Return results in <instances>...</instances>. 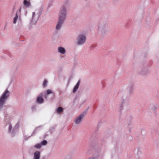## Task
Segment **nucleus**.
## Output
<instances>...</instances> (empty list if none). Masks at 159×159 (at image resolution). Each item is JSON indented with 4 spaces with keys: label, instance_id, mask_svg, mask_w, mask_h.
<instances>
[{
    "label": "nucleus",
    "instance_id": "f257e3e1",
    "mask_svg": "<svg viewBox=\"0 0 159 159\" xmlns=\"http://www.w3.org/2000/svg\"><path fill=\"white\" fill-rule=\"evenodd\" d=\"M67 10L64 6L61 7L58 13V17L56 29L57 31L59 30L61 28L66 18Z\"/></svg>",
    "mask_w": 159,
    "mask_h": 159
},
{
    "label": "nucleus",
    "instance_id": "4468645a",
    "mask_svg": "<svg viewBox=\"0 0 159 159\" xmlns=\"http://www.w3.org/2000/svg\"><path fill=\"white\" fill-rule=\"evenodd\" d=\"M42 126V125H40V126H38V127H36L35 128V129H34V131L33 132V133H32V134L31 135V136L34 135L35 134H36V131L37 130V129L38 128H40V127H41V126Z\"/></svg>",
    "mask_w": 159,
    "mask_h": 159
},
{
    "label": "nucleus",
    "instance_id": "6ab92c4d",
    "mask_svg": "<svg viewBox=\"0 0 159 159\" xmlns=\"http://www.w3.org/2000/svg\"><path fill=\"white\" fill-rule=\"evenodd\" d=\"M128 90H129V91H130V93H131V92L133 91V86H130L128 88Z\"/></svg>",
    "mask_w": 159,
    "mask_h": 159
},
{
    "label": "nucleus",
    "instance_id": "c756f323",
    "mask_svg": "<svg viewBox=\"0 0 159 159\" xmlns=\"http://www.w3.org/2000/svg\"><path fill=\"white\" fill-rule=\"evenodd\" d=\"M48 134H46L45 135H44V137H46V136H48Z\"/></svg>",
    "mask_w": 159,
    "mask_h": 159
},
{
    "label": "nucleus",
    "instance_id": "ddd939ff",
    "mask_svg": "<svg viewBox=\"0 0 159 159\" xmlns=\"http://www.w3.org/2000/svg\"><path fill=\"white\" fill-rule=\"evenodd\" d=\"M63 111V108L61 107H59L57 109L56 112L58 113H61Z\"/></svg>",
    "mask_w": 159,
    "mask_h": 159
},
{
    "label": "nucleus",
    "instance_id": "a211bd4d",
    "mask_svg": "<svg viewBox=\"0 0 159 159\" xmlns=\"http://www.w3.org/2000/svg\"><path fill=\"white\" fill-rule=\"evenodd\" d=\"M12 128V126L11 125V123H9V128H8V131L9 133H10L11 132V130Z\"/></svg>",
    "mask_w": 159,
    "mask_h": 159
},
{
    "label": "nucleus",
    "instance_id": "9b49d317",
    "mask_svg": "<svg viewBox=\"0 0 159 159\" xmlns=\"http://www.w3.org/2000/svg\"><path fill=\"white\" fill-rule=\"evenodd\" d=\"M6 102L0 99V111L3 108L4 105Z\"/></svg>",
    "mask_w": 159,
    "mask_h": 159
},
{
    "label": "nucleus",
    "instance_id": "7c9ffc66",
    "mask_svg": "<svg viewBox=\"0 0 159 159\" xmlns=\"http://www.w3.org/2000/svg\"><path fill=\"white\" fill-rule=\"evenodd\" d=\"M19 20H20L21 19H20V17H19Z\"/></svg>",
    "mask_w": 159,
    "mask_h": 159
},
{
    "label": "nucleus",
    "instance_id": "39448f33",
    "mask_svg": "<svg viewBox=\"0 0 159 159\" xmlns=\"http://www.w3.org/2000/svg\"><path fill=\"white\" fill-rule=\"evenodd\" d=\"M10 95V92L7 89L0 97V99L6 102Z\"/></svg>",
    "mask_w": 159,
    "mask_h": 159
},
{
    "label": "nucleus",
    "instance_id": "9d476101",
    "mask_svg": "<svg viewBox=\"0 0 159 159\" xmlns=\"http://www.w3.org/2000/svg\"><path fill=\"white\" fill-rule=\"evenodd\" d=\"M23 4L25 6L27 7H29L31 6L30 2V1H27V0H24Z\"/></svg>",
    "mask_w": 159,
    "mask_h": 159
},
{
    "label": "nucleus",
    "instance_id": "f03ea898",
    "mask_svg": "<svg viewBox=\"0 0 159 159\" xmlns=\"http://www.w3.org/2000/svg\"><path fill=\"white\" fill-rule=\"evenodd\" d=\"M108 31V27L107 24L104 23H100L98 26V33L101 36L105 35Z\"/></svg>",
    "mask_w": 159,
    "mask_h": 159
},
{
    "label": "nucleus",
    "instance_id": "cd10ccee",
    "mask_svg": "<svg viewBox=\"0 0 159 159\" xmlns=\"http://www.w3.org/2000/svg\"><path fill=\"white\" fill-rule=\"evenodd\" d=\"M88 159H94V158L93 157H91L89 158Z\"/></svg>",
    "mask_w": 159,
    "mask_h": 159
},
{
    "label": "nucleus",
    "instance_id": "aec40b11",
    "mask_svg": "<svg viewBox=\"0 0 159 159\" xmlns=\"http://www.w3.org/2000/svg\"><path fill=\"white\" fill-rule=\"evenodd\" d=\"M78 89V88L77 87H76V86H75L73 90V93H75L77 90Z\"/></svg>",
    "mask_w": 159,
    "mask_h": 159
},
{
    "label": "nucleus",
    "instance_id": "4be33fe9",
    "mask_svg": "<svg viewBox=\"0 0 159 159\" xmlns=\"http://www.w3.org/2000/svg\"><path fill=\"white\" fill-rule=\"evenodd\" d=\"M52 93V90L51 89H49L47 91V94H49Z\"/></svg>",
    "mask_w": 159,
    "mask_h": 159
},
{
    "label": "nucleus",
    "instance_id": "f8f14e48",
    "mask_svg": "<svg viewBox=\"0 0 159 159\" xmlns=\"http://www.w3.org/2000/svg\"><path fill=\"white\" fill-rule=\"evenodd\" d=\"M18 15H17V12L16 14L15 17L13 19V23L14 24L16 23V21L18 19Z\"/></svg>",
    "mask_w": 159,
    "mask_h": 159
},
{
    "label": "nucleus",
    "instance_id": "0eeeda50",
    "mask_svg": "<svg viewBox=\"0 0 159 159\" xmlns=\"http://www.w3.org/2000/svg\"><path fill=\"white\" fill-rule=\"evenodd\" d=\"M42 96V93H41L39 95V96L37 98L36 102L37 103L39 104H41L43 102L44 100L43 98L41 97Z\"/></svg>",
    "mask_w": 159,
    "mask_h": 159
},
{
    "label": "nucleus",
    "instance_id": "f3484780",
    "mask_svg": "<svg viewBox=\"0 0 159 159\" xmlns=\"http://www.w3.org/2000/svg\"><path fill=\"white\" fill-rule=\"evenodd\" d=\"M40 143L42 146H45L47 144V142L46 140H44L42 141Z\"/></svg>",
    "mask_w": 159,
    "mask_h": 159
},
{
    "label": "nucleus",
    "instance_id": "6e6552de",
    "mask_svg": "<svg viewBox=\"0 0 159 159\" xmlns=\"http://www.w3.org/2000/svg\"><path fill=\"white\" fill-rule=\"evenodd\" d=\"M58 51L61 54H64L66 53V50L64 48L60 47L58 48Z\"/></svg>",
    "mask_w": 159,
    "mask_h": 159
},
{
    "label": "nucleus",
    "instance_id": "7ed1b4c3",
    "mask_svg": "<svg viewBox=\"0 0 159 159\" xmlns=\"http://www.w3.org/2000/svg\"><path fill=\"white\" fill-rule=\"evenodd\" d=\"M86 40L85 35L83 34H80L76 39L77 44L78 45H82L85 43Z\"/></svg>",
    "mask_w": 159,
    "mask_h": 159
},
{
    "label": "nucleus",
    "instance_id": "423d86ee",
    "mask_svg": "<svg viewBox=\"0 0 159 159\" xmlns=\"http://www.w3.org/2000/svg\"><path fill=\"white\" fill-rule=\"evenodd\" d=\"M40 153L39 151L35 152L34 154L33 159H40Z\"/></svg>",
    "mask_w": 159,
    "mask_h": 159
},
{
    "label": "nucleus",
    "instance_id": "5701e85b",
    "mask_svg": "<svg viewBox=\"0 0 159 159\" xmlns=\"http://www.w3.org/2000/svg\"><path fill=\"white\" fill-rule=\"evenodd\" d=\"M80 84V80H79L78 81V82H77V84H76L75 86H76V87H78L79 88Z\"/></svg>",
    "mask_w": 159,
    "mask_h": 159
},
{
    "label": "nucleus",
    "instance_id": "bb28decb",
    "mask_svg": "<svg viewBox=\"0 0 159 159\" xmlns=\"http://www.w3.org/2000/svg\"><path fill=\"white\" fill-rule=\"evenodd\" d=\"M147 70H146V72H145V73H142L141 74H142L145 75V74H146V73H147Z\"/></svg>",
    "mask_w": 159,
    "mask_h": 159
},
{
    "label": "nucleus",
    "instance_id": "1a4fd4ad",
    "mask_svg": "<svg viewBox=\"0 0 159 159\" xmlns=\"http://www.w3.org/2000/svg\"><path fill=\"white\" fill-rule=\"evenodd\" d=\"M35 12H33V13L32 17V19H31V22H34V21L36 22V21H37L38 20V19H39V15L38 16V17H37V18H36L35 17Z\"/></svg>",
    "mask_w": 159,
    "mask_h": 159
},
{
    "label": "nucleus",
    "instance_id": "dca6fc26",
    "mask_svg": "<svg viewBox=\"0 0 159 159\" xmlns=\"http://www.w3.org/2000/svg\"><path fill=\"white\" fill-rule=\"evenodd\" d=\"M34 147L37 149H40L42 147V145L40 143H37L35 145Z\"/></svg>",
    "mask_w": 159,
    "mask_h": 159
},
{
    "label": "nucleus",
    "instance_id": "20e7f679",
    "mask_svg": "<svg viewBox=\"0 0 159 159\" xmlns=\"http://www.w3.org/2000/svg\"><path fill=\"white\" fill-rule=\"evenodd\" d=\"M87 112V110L84 111L82 114L75 118V122L76 124H79L81 122L83 118L86 114Z\"/></svg>",
    "mask_w": 159,
    "mask_h": 159
},
{
    "label": "nucleus",
    "instance_id": "b1692460",
    "mask_svg": "<svg viewBox=\"0 0 159 159\" xmlns=\"http://www.w3.org/2000/svg\"><path fill=\"white\" fill-rule=\"evenodd\" d=\"M80 84V80H79L78 81V82H77V84H76L75 86H76V87H78L79 88Z\"/></svg>",
    "mask_w": 159,
    "mask_h": 159
},
{
    "label": "nucleus",
    "instance_id": "412c9836",
    "mask_svg": "<svg viewBox=\"0 0 159 159\" xmlns=\"http://www.w3.org/2000/svg\"><path fill=\"white\" fill-rule=\"evenodd\" d=\"M36 108V105H34L31 107V110L32 111H34Z\"/></svg>",
    "mask_w": 159,
    "mask_h": 159
},
{
    "label": "nucleus",
    "instance_id": "393cba45",
    "mask_svg": "<svg viewBox=\"0 0 159 159\" xmlns=\"http://www.w3.org/2000/svg\"><path fill=\"white\" fill-rule=\"evenodd\" d=\"M123 105H121L120 107V110H122L123 109Z\"/></svg>",
    "mask_w": 159,
    "mask_h": 159
},
{
    "label": "nucleus",
    "instance_id": "c85d7f7f",
    "mask_svg": "<svg viewBox=\"0 0 159 159\" xmlns=\"http://www.w3.org/2000/svg\"><path fill=\"white\" fill-rule=\"evenodd\" d=\"M44 97L46 98H47V96H46V94L44 95Z\"/></svg>",
    "mask_w": 159,
    "mask_h": 159
},
{
    "label": "nucleus",
    "instance_id": "a878e982",
    "mask_svg": "<svg viewBox=\"0 0 159 159\" xmlns=\"http://www.w3.org/2000/svg\"><path fill=\"white\" fill-rule=\"evenodd\" d=\"M125 102V100L124 99H122L121 102V103L122 105H123V104H124Z\"/></svg>",
    "mask_w": 159,
    "mask_h": 159
},
{
    "label": "nucleus",
    "instance_id": "2eb2a0df",
    "mask_svg": "<svg viewBox=\"0 0 159 159\" xmlns=\"http://www.w3.org/2000/svg\"><path fill=\"white\" fill-rule=\"evenodd\" d=\"M48 82V81L46 79L44 80L43 84V87L45 88L47 86Z\"/></svg>",
    "mask_w": 159,
    "mask_h": 159
}]
</instances>
